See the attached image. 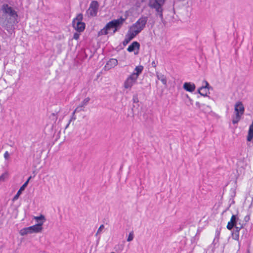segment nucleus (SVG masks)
<instances>
[{
    "label": "nucleus",
    "instance_id": "obj_34",
    "mask_svg": "<svg viewBox=\"0 0 253 253\" xmlns=\"http://www.w3.org/2000/svg\"><path fill=\"white\" fill-rule=\"evenodd\" d=\"M250 219V215H246V216L245 217V218H244V221H245V222H248V221H249Z\"/></svg>",
    "mask_w": 253,
    "mask_h": 253
},
{
    "label": "nucleus",
    "instance_id": "obj_6",
    "mask_svg": "<svg viewBox=\"0 0 253 253\" xmlns=\"http://www.w3.org/2000/svg\"><path fill=\"white\" fill-rule=\"evenodd\" d=\"M235 111L236 112V116L232 119V123L233 124H237L244 113L245 108L242 102L238 101L236 103L235 105Z\"/></svg>",
    "mask_w": 253,
    "mask_h": 253
},
{
    "label": "nucleus",
    "instance_id": "obj_11",
    "mask_svg": "<svg viewBox=\"0 0 253 253\" xmlns=\"http://www.w3.org/2000/svg\"><path fill=\"white\" fill-rule=\"evenodd\" d=\"M43 224V222H41L34 225L29 227L28 230L31 231V233H39L42 230V226Z\"/></svg>",
    "mask_w": 253,
    "mask_h": 253
},
{
    "label": "nucleus",
    "instance_id": "obj_17",
    "mask_svg": "<svg viewBox=\"0 0 253 253\" xmlns=\"http://www.w3.org/2000/svg\"><path fill=\"white\" fill-rule=\"evenodd\" d=\"M140 48V44L138 42L135 41L133 42L130 45L128 46V48H127V50L129 52H131L135 50V49H139Z\"/></svg>",
    "mask_w": 253,
    "mask_h": 253
},
{
    "label": "nucleus",
    "instance_id": "obj_18",
    "mask_svg": "<svg viewBox=\"0 0 253 253\" xmlns=\"http://www.w3.org/2000/svg\"><path fill=\"white\" fill-rule=\"evenodd\" d=\"M144 69V67L142 65L137 66L135 68L134 71L133 72L131 75H132V76L136 78L137 79H138L139 76L140 75V74L142 73L143 70Z\"/></svg>",
    "mask_w": 253,
    "mask_h": 253
},
{
    "label": "nucleus",
    "instance_id": "obj_40",
    "mask_svg": "<svg viewBox=\"0 0 253 253\" xmlns=\"http://www.w3.org/2000/svg\"><path fill=\"white\" fill-rule=\"evenodd\" d=\"M70 124V123H69V122L67 124V125H66V127H65V128H67L69 126Z\"/></svg>",
    "mask_w": 253,
    "mask_h": 253
},
{
    "label": "nucleus",
    "instance_id": "obj_41",
    "mask_svg": "<svg viewBox=\"0 0 253 253\" xmlns=\"http://www.w3.org/2000/svg\"><path fill=\"white\" fill-rule=\"evenodd\" d=\"M186 97H187V98H188V99H189V98H189V96H188L187 94L186 95Z\"/></svg>",
    "mask_w": 253,
    "mask_h": 253
},
{
    "label": "nucleus",
    "instance_id": "obj_13",
    "mask_svg": "<svg viewBox=\"0 0 253 253\" xmlns=\"http://www.w3.org/2000/svg\"><path fill=\"white\" fill-rule=\"evenodd\" d=\"M183 88L189 92H193L195 90L196 86L194 84L191 82H185L184 83Z\"/></svg>",
    "mask_w": 253,
    "mask_h": 253
},
{
    "label": "nucleus",
    "instance_id": "obj_7",
    "mask_svg": "<svg viewBox=\"0 0 253 253\" xmlns=\"http://www.w3.org/2000/svg\"><path fill=\"white\" fill-rule=\"evenodd\" d=\"M99 4L96 0H92L91 1L88 8L86 11V14L88 17H95L97 16Z\"/></svg>",
    "mask_w": 253,
    "mask_h": 253
},
{
    "label": "nucleus",
    "instance_id": "obj_35",
    "mask_svg": "<svg viewBox=\"0 0 253 253\" xmlns=\"http://www.w3.org/2000/svg\"><path fill=\"white\" fill-rule=\"evenodd\" d=\"M204 88L203 87H200L198 88L197 90V92L201 95V90H203V89Z\"/></svg>",
    "mask_w": 253,
    "mask_h": 253
},
{
    "label": "nucleus",
    "instance_id": "obj_29",
    "mask_svg": "<svg viewBox=\"0 0 253 253\" xmlns=\"http://www.w3.org/2000/svg\"><path fill=\"white\" fill-rule=\"evenodd\" d=\"M80 34L79 32H76L74 34L73 38L75 40H78L79 39Z\"/></svg>",
    "mask_w": 253,
    "mask_h": 253
},
{
    "label": "nucleus",
    "instance_id": "obj_27",
    "mask_svg": "<svg viewBox=\"0 0 253 253\" xmlns=\"http://www.w3.org/2000/svg\"><path fill=\"white\" fill-rule=\"evenodd\" d=\"M8 177V173L4 172L0 176V181H3Z\"/></svg>",
    "mask_w": 253,
    "mask_h": 253
},
{
    "label": "nucleus",
    "instance_id": "obj_24",
    "mask_svg": "<svg viewBox=\"0 0 253 253\" xmlns=\"http://www.w3.org/2000/svg\"><path fill=\"white\" fill-rule=\"evenodd\" d=\"M199 234V233L198 231L197 234H196V235L194 237L192 238V239L191 240V243L193 244V243H196L197 241L199 240V237H198Z\"/></svg>",
    "mask_w": 253,
    "mask_h": 253
},
{
    "label": "nucleus",
    "instance_id": "obj_30",
    "mask_svg": "<svg viewBox=\"0 0 253 253\" xmlns=\"http://www.w3.org/2000/svg\"><path fill=\"white\" fill-rule=\"evenodd\" d=\"M75 113H74V111L72 113V117L70 119V120H69V123H70L72 120L74 121L76 119V117L75 116Z\"/></svg>",
    "mask_w": 253,
    "mask_h": 253
},
{
    "label": "nucleus",
    "instance_id": "obj_36",
    "mask_svg": "<svg viewBox=\"0 0 253 253\" xmlns=\"http://www.w3.org/2000/svg\"><path fill=\"white\" fill-rule=\"evenodd\" d=\"M152 66L153 67H156V66H157V63H156V62L155 61H153L152 62Z\"/></svg>",
    "mask_w": 253,
    "mask_h": 253
},
{
    "label": "nucleus",
    "instance_id": "obj_9",
    "mask_svg": "<svg viewBox=\"0 0 253 253\" xmlns=\"http://www.w3.org/2000/svg\"><path fill=\"white\" fill-rule=\"evenodd\" d=\"M137 35V33H135L134 31H131L129 28L123 42V45L124 46H126Z\"/></svg>",
    "mask_w": 253,
    "mask_h": 253
},
{
    "label": "nucleus",
    "instance_id": "obj_10",
    "mask_svg": "<svg viewBox=\"0 0 253 253\" xmlns=\"http://www.w3.org/2000/svg\"><path fill=\"white\" fill-rule=\"evenodd\" d=\"M238 220L239 218L236 215H232L230 221L228 222L227 228L229 230H232L234 227L237 226Z\"/></svg>",
    "mask_w": 253,
    "mask_h": 253
},
{
    "label": "nucleus",
    "instance_id": "obj_21",
    "mask_svg": "<svg viewBox=\"0 0 253 253\" xmlns=\"http://www.w3.org/2000/svg\"><path fill=\"white\" fill-rule=\"evenodd\" d=\"M34 219L39 223L42 221L44 222L45 221V217L42 214H41L40 216H35Z\"/></svg>",
    "mask_w": 253,
    "mask_h": 253
},
{
    "label": "nucleus",
    "instance_id": "obj_39",
    "mask_svg": "<svg viewBox=\"0 0 253 253\" xmlns=\"http://www.w3.org/2000/svg\"><path fill=\"white\" fill-rule=\"evenodd\" d=\"M31 177H32L31 176H30V177L28 178V179L27 180V181H28V183H29V180H30V179L31 178Z\"/></svg>",
    "mask_w": 253,
    "mask_h": 253
},
{
    "label": "nucleus",
    "instance_id": "obj_1",
    "mask_svg": "<svg viewBox=\"0 0 253 253\" xmlns=\"http://www.w3.org/2000/svg\"><path fill=\"white\" fill-rule=\"evenodd\" d=\"M125 21L126 18H124L122 17L117 19L113 20L107 23L105 26L106 28L108 29L109 32L113 29V32L111 33V34L113 35L122 27Z\"/></svg>",
    "mask_w": 253,
    "mask_h": 253
},
{
    "label": "nucleus",
    "instance_id": "obj_15",
    "mask_svg": "<svg viewBox=\"0 0 253 253\" xmlns=\"http://www.w3.org/2000/svg\"><path fill=\"white\" fill-rule=\"evenodd\" d=\"M239 224L240 225L239 226H236V227H234L235 228V229L234 230L232 233L233 238L235 240H239V232L240 230L243 227V225L241 224L240 223H239Z\"/></svg>",
    "mask_w": 253,
    "mask_h": 253
},
{
    "label": "nucleus",
    "instance_id": "obj_20",
    "mask_svg": "<svg viewBox=\"0 0 253 253\" xmlns=\"http://www.w3.org/2000/svg\"><path fill=\"white\" fill-rule=\"evenodd\" d=\"M28 229H29V227L22 229L20 231V235L22 236H24V235H27L28 234H31V231H30V230H28Z\"/></svg>",
    "mask_w": 253,
    "mask_h": 253
},
{
    "label": "nucleus",
    "instance_id": "obj_23",
    "mask_svg": "<svg viewBox=\"0 0 253 253\" xmlns=\"http://www.w3.org/2000/svg\"><path fill=\"white\" fill-rule=\"evenodd\" d=\"M90 100V98L89 97H86L85 98L81 103L80 105L82 106L83 107H84V108L85 107V106H86L89 101Z\"/></svg>",
    "mask_w": 253,
    "mask_h": 253
},
{
    "label": "nucleus",
    "instance_id": "obj_16",
    "mask_svg": "<svg viewBox=\"0 0 253 253\" xmlns=\"http://www.w3.org/2000/svg\"><path fill=\"white\" fill-rule=\"evenodd\" d=\"M28 185V181H26L20 188L17 192L16 194L14 196L12 199V201H16L20 195L21 194L23 191H24L25 188L27 187Z\"/></svg>",
    "mask_w": 253,
    "mask_h": 253
},
{
    "label": "nucleus",
    "instance_id": "obj_28",
    "mask_svg": "<svg viewBox=\"0 0 253 253\" xmlns=\"http://www.w3.org/2000/svg\"><path fill=\"white\" fill-rule=\"evenodd\" d=\"M132 100H133V102L135 103L139 102V100H138L137 95H134L133 96Z\"/></svg>",
    "mask_w": 253,
    "mask_h": 253
},
{
    "label": "nucleus",
    "instance_id": "obj_31",
    "mask_svg": "<svg viewBox=\"0 0 253 253\" xmlns=\"http://www.w3.org/2000/svg\"><path fill=\"white\" fill-rule=\"evenodd\" d=\"M4 158L6 160H8L9 158V154L7 151H6L4 154Z\"/></svg>",
    "mask_w": 253,
    "mask_h": 253
},
{
    "label": "nucleus",
    "instance_id": "obj_3",
    "mask_svg": "<svg viewBox=\"0 0 253 253\" xmlns=\"http://www.w3.org/2000/svg\"><path fill=\"white\" fill-rule=\"evenodd\" d=\"M164 4V1L162 2L154 0H150L148 3V6L150 7L155 9L156 11V16H159L162 21L164 20L163 8Z\"/></svg>",
    "mask_w": 253,
    "mask_h": 253
},
{
    "label": "nucleus",
    "instance_id": "obj_19",
    "mask_svg": "<svg viewBox=\"0 0 253 253\" xmlns=\"http://www.w3.org/2000/svg\"><path fill=\"white\" fill-rule=\"evenodd\" d=\"M156 76H157V79L161 81L164 84H165V85L167 84V78L165 76H164V75H163L162 74H160L158 73H156Z\"/></svg>",
    "mask_w": 253,
    "mask_h": 253
},
{
    "label": "nucleus",
    "instance_id": "obj_12",
    "mask_svg": "<svg viewBox=\"0 0 253 253\" xmlns=\"http://www.w3.org/2000/svg\"><path fill=\"white\" fill-rule=\"evenodd\" d=\"M204 83L205 84V85H203L201 87H203V90H201V95L203 96H208L210 98V96H208V94L210 93L209 89L210 88H212V87L210 85L208 82L206 81H204Z\"/></svg>",
    "mask_w": 253,
    "mask_h": 253
},
{
    "label": "nucleus",
    "instance_id": "obj_5",
    "mask_svg": "<svg viewBox=\"0 0 253 253\" xmlns=\"http://www.w3.org/2000/svg\"><path fill=\"white\" fill-rule=\"evenodd\" d=\"M83 19V15L79 13L72 21L73 27L79 33L83 32L85 28V24L82 22Z\"/></svg>",
    "mask_w": 253,
    "mask_h": 253
},
{
    "label": "nucleus",
    "instance_id": "obj_2",
    "mask_svg": "<svg viewBox=\"0 0 253 253\" xmlns=\"http://www.w3.org/2000/svg\"><path fill=\"white\" fill-rule=\"evenodd\" d=\"M147 16H142L138 20L129 28L137 34H139L145 27L148 21Z\"/></svg>",
    "mask_w": 253,
    "mask_h": 253
},
{
    "label": "nucleus",
    "instance_id": "obj_8",
    "mask_svg": "<svg viewBox=\"0 0 253 253\" xmlns=\"http://www.w3.org/2000/svg\"><path fill=\"white\" fill-rule=\"evenodd\" d=\"M137 80L136 78L130 75L124 82V87L126 89H130L133 85L136 82Z\"/></svg>",
    "mask_w": 253,
    "mask_h": 253
},
{
    "label": "nucleus",
    "instance_id": "obj_33",
    "mask_svg": "<svg viewBox=\"0 0 253 253\" xmlns=\"http://www.w3.org/2000/svg\"><path fill=\"white\" fill-rule=\"evenodd\" d=\"M218 242V238H215L213 241V242L212 243V245L214 246H215L216 243Z\"/></svg>",
    "mask_w": 253,
    "mask_h": 253
},
{
    "label": "nucleus",
    "instance_id": "obj_14",
    "mask_svg": "<svg viewBox=\"0 0 253 253\" xmlns=\"http://www.w3.org/2000/svg\"><path fill=\"white\" fill-rule=\"evenodd\" d=\"M118 64V60L116 59L112 58L110 59L106 63L105 66V68L107 70H109L112 68H114Z\"/></svg>",
    "mask_w": 253,
    "mask_h": 253
},
{
    "label": "nucleus",
    "instance_id": "obj_25",
    "mask_svg": "<svg viewBox=\"0 0 253 253\" xmlns=\"http://www.w3.org/2000/svg\"><path fill=\"white\" fill-rule=\"evenodd\" d=\"M84 108L82 106L79 105L74 110V113H78L82 111H84Z\"/></svg>",
    "mask_w": 253,
    "mask_h": 253
},
{
    "label": "nucleus",
    "instance_id": "obj_26",
    "mask_svg": "<svg viewBox=\"0 0 253 253\" xmlns=\"http://www.w3.org/2000/svg\"><path fill=\"white\" fill-rule=\"evenodd\" d=\"M133 238H134L133 232L131 231L129 233V234L128 235V237L127 239V241L130 242L133 239Z\"/></svg>",
    "mask_w": 253,
    "mask_h": 253
},
{
    "label": "nucleus",
    "instance_id": "obj_38",
    "mask_svg": "<svg viewBox=\"0 0 253 253\" xmlns=\"http://www.w3.org/2000/svg\"><path fill=\"white\" fill-rule=\"evenodd\" d=\"M189 99L190 104H193V101H192V100L191 98H189Z\"/></svg>",
    "mask_w": 253,
    "mask_h": 253
},
{
    "label": "nucleus",
    "instance_id": "obj_42",
    "mask_svg": "<svg viewBox=\"0 0 253 253\" xmlns=\"http://www.w3.org/2000/svg\"><path fill=\"white\" fill-rule=\"evenodd\" d=\"M111 253H115L114 252H112Z\"/></svg>",
    "mask_w": 253,
    "mask_h": 253
},
{
    "label": "nucleus",
    "instance_id": "obj_22",
    "mask_svg": "<svg viewBox=\"0 0 253 253\" xmlns=\"http://www.w3.org/2000/svg\"><path fill=\"white\" fill-rule=\"evenodd\" d=\"M109 33V31L107 28H106V26H105L103 29H102L99 32L98 35H106Z\"/></svg>",
    "mask_w": 253,
    "mask_h": 253
},
{
    "label": "nucleus",
    "instance_id": "obj_32",
    "mask_svg": "<svg viewBox=\"0 0 253 253\" xmlns=\"http://www.w3.org/2000/svg\"><path fill=\"white\" fill-rule=\"evenodd\" d=\"M104 228V225H103V224L101 225L97 230V234L100 233Z\"/></svg>",
    "mask_w": 253,
    "mask_h": 253
},
{
    "label": "nucleus",
    "instance_id": "obj_4",
    "mask_svg": "<svg viewBox=\"0 0 253 253\" xmlns=\"http://www.w3.org/2000/svg\"><path fill=\"white\" fill-rule=\"evenodd\" d=\"M3 13L10 17V19L13 23H17L18 14L17 12L7 4H3L1 7Z\"/></svg>",
    "mask_w": 253,
    "mask_h": 253
},
{
    "label": "nucleus",
    "instance_id": "obj_37",
    "mask_svg": "<svg viewBox=\"0 0 253 253\" xmlns=\"http://www.w3.org/2000/svg\"><path fill=\"white\" fill-rule=\"evenodd\" d=\"M196 106L199 108L200 109L201 108V105H200V103L199 102H197L196 103Z\"/></svg>",
    "mask_w": 253,
    "mask_h": 253
}]
</instances>
